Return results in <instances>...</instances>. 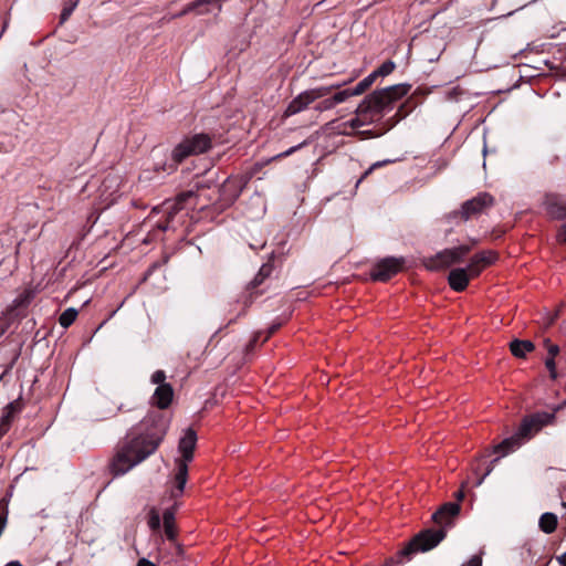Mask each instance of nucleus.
I'll list each match as a JSON object with an SVG mask.
<instances>
[{
  "label": "nucleus",
  "instance_id": "obj_48",
  "mask_svg": "<svg viewBox=\"0 0 566 566\" xmlns=\"http://www.w3.org/2000/svg\"><path fill=\"white\" fill-rule=\"evenodd\" d=\"M557 560L559 564H562L563 566H566V552L564 554H562L560 556L557 557Z\"/></svg>",
  "mask_w": 566,
  "mask_h": 566
},
{
  "label": "nucleus",
  "instance_id": "obj_29",
  "mask_svg": "<svg viewBox=\"0 0 566 566\" xmlns=\"http://www.w3.org/2000/svg\"><path fill=\"white\" fill-rule=\"evenodd\" d=\"M148 525L153 530H157L160 526V516L157 510L151 509L149 512Z\"/></svg>",
  "mask_w": 566,
  "mask_h": 566
},
{
  "label": "nucleus",
  "instance_id": "obj_41",
  "mask_svg": "<svg viewBox=\"0 0 566 566\" xmlns=\"http://www.w3.org/2000/svg\"><path fill=\"white\" fill-rule=\"evenodd\" d=\"M280 326H281V323L272 324V325L269 327V329H268V332H266V335H265V337L263 338V342H266V340L271 337V335H273V334H274V333L280 328Z\"/></svg>",
  "mask_w": 566,
  "mask_h": 566
},
{
  "label": "nucleus",
  "instance_id": "obj_21",
  "mask_svg": "<svg viewBox=\"0 0 566 566\" xmlns=\"http://www.w3.org/2000/svg\"><path fill=\"white\" fill-rule=\"evenodd\" d=\"M164 520V527L166 535L169 538H174L175 532H174V525H175V512L172 510H166L163 515Z\"/></svg>",
  "mask_w": 566,
  "mask_h": 566
},
{
  "label": "nucleus",
  "instance_id": "obj_51",
  "mask_svg": "<svg viewBox=\"0 0 566 566\" xmlns=\"http://www.w3.org/2000/svg\"><path fill=\"white\" fill-rule=\"evenodd\" d=\"M534 418H538L539 422H542V426L545 423V421L542 419V416H535ZM543 418H546V415H543Z\"/></svg>",
  "mask_w": 566,
  "mask_h": 566
},
{
  "label": "nucleus",
  "instance_id": "obj_39",
  "mask_svg": "<svg viewBox=\"0 0 566 566\" xmlns=\"http://www.w3.org/2000/svg\"><path fill=\"white\" fill-rule=\"evenodd\" d=\"M467 485H468V482L467 481L463 482L461 484V489L454 494L457 503L461 502L464 499V496H465L464 489H465Z\"/></svg>",
  "mask_w": 566,
  "mask_h": 566
},
{
  "label": "nucleus",
  "instance_id": "obj_52",
  "mask_svg": "<svg viewBox=\"0 0 566 566\" xmlns=\"http://www.w3.org/2000/svg\"><path fill=\"white\" fill-rule=\"evenodd\" d=\"M202 189H203V186H198V191H201ZM201 196H202V193H201V192H199V193H198V197H201Z\"/></svg>",
  "mask_w": 566,
  "mask_h": 566
},
{
  "label": "nucleus",
  "instance_id": "obj_53",
  "mask_svg": "<svg viewBox=\"0 0 566 566\" xmlns=\"http://www.w3.org/2000/svg\"><path fill=\"white\" fill-rule=\"evenodd\" d=\"M159 228L165 231V230H167L168 226L167 224L166 226H159Z\"/></svg>",
  "mask_w": 566,
  "mask_h": 566
},
{
  "label": "nucleus",
  "instance_id": "obj_11",
  "mask_svg": "<svg viewBox=\"0 0 566 566\" xmlns=\"http://www.w3.org/2000/svg\"><path fill=\"white\" fill-rule=\"evenodd\" d=\"M461 506L459 503L448 502L440 506L432 514V522L447 532L454 523V520L459 516Z\"/></svg>",
  "mask_w": 566,
  "mask_h": 566
},
{
  "label": "nucleus",
  "instance_id": "obj_13",
  "mask_svg": "<svg viewBox=\"0 0 566 566\" xmlns=\"http://www.w3.org/2000/svg\"><path fill=\"white\" fill-rule=\"evenodd\" d=\"M497 259V253L492 250L482 251L472 256L468 271L472 277L478 276L481 271Z\"/></svg>",
  "mask_w": 566,
  "mask_h": 566
},
{
  "label": "nucleus",
  "instance_id": "obj_42",
  "mask_svg": "<svg viewBox=\"0 0 566 566\" xmlns=\"http://www.w3.org/2000/svg\"><path fill=\"white\" fill-rule=\"evenodd\" d=\"M260 337H261V332L255 333V335L249 343V348H252L256 344V342L259 340Z\"/></svg>",
  "mask_w": 566,
  "mask_h": 566
},
{
  "label": "nucleus",
  "instance_id": "obj_6",
  "mask_svg": "<svg viewBox=\"0 0 566 566\" xmlns=\"http://www.w3.org/2000/svg\"><path fill=\"white\" fill-rule=\"evenodd\" d=\"M345 83L332 84L328 86H318L302 92L295 98L291 101L285 109V115L291 116L305 109L310 104L318 98H323L329 95L334 90L340 88Z\"/></svg>",
  "mask_w": 566,
  "mask_h": 566
},
{
  "label": "nucleus",
  "instance_id": "obj_49",
  "mask_svg": "<svg viewBox=\"0 0 566 566\" xmlns=\"http://www.w3.org/2000/svg\"><path fill=\"white\" fill-rule=\"evenodd\" d=\"M485 478H486L485 475L480 476V478L476 480V482H475V484H474V485H475V486H480V485H482V483L484 482Z\"/></svg>",
  "mask_w": 566,
  "mask_h": 566
},
{
  "label": "nucleus",
  "instance_id": "obj_25",
  "mask_svg": "<svg viewBox=\"0 0 566 566\" xmlns=\"http://www.w3.org/2000/svg\"><path fill=\"white\" fill-rule=\"evenodd\" d=\"M374 123L373 119H368V116L357 115L356 117L345 123L346 126H349L353 129L359 128L361 126Z\"/></svg>",
  "mask_w": 566,
  "mask_h": 566
},
{
  "label": "nucleus",
  "instance_id": "obj_30",
  "mask_svg": "<svg viewBox=\"0 0 566 566\" xmlns=\"http://www.w3.org/2000/svg\"><path fill=\"white\" fill-rule=\"evenodd\" d=\"M544 345L548 352L549 357L548 358H555V356L559 353V347L556 344H553L549 339L544 340Z\"/></svg>",
  "mask_w": 566,
  "mask_h": 566
},
{
  "label": "nucleus",
  "instance_id": "obj_5",
  "mask_svg": "<svg viewBox=\"0 0 566 566\" xmlns=\"http://www.w3.org/2000/svg\"><path fill=\"white\" fill-rule=\"evenodd\" d=\"M212 146V142L207 134H196L191 137L182 139L172 149L171 158L176 164L182 163L190 156H197L208 151Z\"/></svg>",
  "mask_w": 566,
  "mask_h": 566
},
{
  "label": "nucleus",
  "instance_id": "obj_35",
  "mask_svg": "<svg viewBox=\"0 0 566 566\" xmlns=\"http://www.w3.org/2000/svg\"><path fill=\"white\" fill-rule=\"evenodd\" d=\"M73 11L74 10L71 7H63V10L60 15V24L65 23L66 20L71 17Z\"/></svg>",
  "mask_w": 566,
  "mask_h": 566
},
{
  "label": "nucleus",
  "instance_id": "obj_26",
  "mask_svg": "<svg viewBox=\"0 0 566 566\" xmlns=\"http://www.w3.org/2000/svg\"><path fill=\"white\" fill-rule=\"evenodd\" d=\"M395 67L396 65L392 61H386L377 70L374 71V74H376V77L387 76L395 70Z\"/></svg>",
  "mask_w": 566,
  "mask_h": 566
},
{
  "label": "nucleus",
  "instance_id": "obj_17",
  "mask_svg": "<svg viewBox=\"0 0 566 566\" xmlns=\"http://www.w3.org/2000/svg\"><path fill=\"white\" fill-rule=\"evenodd\" d=\"M535 349V345L531 340L513 339L510 343V350L516 358H525L527 353Z\"/></svg>",
  "mask_w": 566,
  "mask_h": 566
},
{
  "label": "nucleus",
  "instance_id": "obj_12",
  "mask_svg": "<svg viewBox=\"0 0 566 566\" xmlns=\"http://www.w3.org/2000/svg\"><path fill=\"white\" fill-rule=\"evenodd\" d=\"M219 199L217 201V209L224 210L230 207L239 197L241 192V186L237 179L228 178L219 187Z\"/></svg>",
  "mask_w": 566,
  "mask_h": 566
},
{
  "label": "nucleus",
  "instance_id": "obj_18",
  "mask_svg": "<svg viewBox=\"0 0 566 566\" xmlns=\"http://www.w3.org/2000/svg\"><path fill=\"white\" fill-rule=\"evenodd\" d=\"M557 516L553 513H544L539 518V527L543 532L549 534L556 530Z\"/></svg>",
  "mask_w": 566,
  "mask_h": 566
},
{
  "label": "nucleus",
  "instance_id": "obj_23",
  "mask_svg": "<svg viewBox=\"0 0 566 566\" xmlns=\"http://www.w3.org/2000/svg\"><path fill=\"white\" fill-rule=\"evenodd\" d=\"M271 272H272V265L263 264L261 266V269L259 270L258 274L255 275V277L253 279V281L251 282L252 289L262 284L263 281L270 276Z\"/></svg>",
  "mask_w": 566,
  "mask_h": 566
},
{
  "label": "nucleus",
  "instance_id": "obj_40",
  "mask_svg": "<svg viewBox=\"0 0 566 566\" xmlns=\"http://www.w3.org/2000/svg\"><path fill=\"white\" fill-rule=\"evenodd\" d=\"M304 145H306V142H303L294 147H291L290 149L283 151L282 154H280L277 157H286V156H290L291 154H293L295 150L300 149L301 147H303Z\"/></svg>",
  "mask_w": 566,
  "mask_h": 566
},
{
  "label": "nucleus",
  "instance_id": "obj_19",
  "mask_svg": "<svg viewBox=\"0 0 566 566\" xmlns=\"http://www.w3.org/2000/svg\"><path fill=\"white\" fill-rule=\"evenodd\" d=\"M190 197H192V192H182L177 196L175 202L167 208L168 210V219H172L174 216L182 209V203L186 202Z\"/></svg>",
  "mask_w": 566,
  "mask_h": 566
},
{
  "label": "nucleus",
  "instance_id": "obj_9",
  "mask_svg": "<svg viewBox=\"0 0 566 566\" xmlns=\"http://www.w3.org/2000/svg\"><path fill=\"white\" fill-rule=\"evenodd\" d=\"M493 205L494 198L488 192H481L461 206L460 214L464 221H468L470 218L486 211Z\"/></svg>",
  "mask_w": 566,
  "mask_h": 566
},
{
  "label": "nucleus",
  "instance_id": "obj_54",
  "mask_svg": "<svg viewBox=\"0 0 566 566\" xmlns=\"http://www.w3.org/2000/svg\"><path fill=\"white\" fill-rule=\"evenodd\" d=\"M555 317H552L548 322V325L553 324Z\"/></svg>",
  "mask_w": 566,
  "mask_h": 566
},
{
  "label": "nucleus",
  "instance_id": "obj_10",
  "mask_svg": "<svg viewBox=\"0 0 566 566\" xmlns=\"http://www.w3.org/2000/svg\"><path fill=\"white\" fill-rule=\"evenodd\" d=\"M403 263V258H385L374 266L370 277L374 281L386 282L402 269Z\"/></svg>",
  "mask_w": 566,
  "mask_h": 566
},
{
  "label": "nucleus",
  "instance_id": "obj_24",
  "mask_svg": "<svg viewBox=\"0 0 566 566\" xmlns=\"http://www.w3.org/2000/svg\"><path fill=\"white\" fill-rule=\"evenodd\" d=\"M376 78V74L371 72L368 76L360 81L354 88H352L354 91V94L356 96L363 94L375 82Z\"/></svg>",
  "mask_w": 566,
  "mask_h": 566
},
{
  "label": "nucleus",
  "instance_id": "obj_37",
  "mask_svg": "<svg viewBox=\"0 0 566 566\" xmlns=\"http://www.w3.org/2000/svg\"><path fill=\"white\" fill-rule=\"evenodd\" d=\"M335 106L332 97L331 98H326L324 99L322 103H319L317 106H316V109L318 111H325V109H331Z\"/></svg>",
  "mask_w": 566,
  "mask_h": 566
},
{
  "label": "nucleus",
  "instance_id": "obj_8",
  "mask_svg": "<svg viewBox=\"0 0 566 566\" xmlns=\"http://www.w3.org/2000/svg\"><path fill=\"white\" fill-rule=\"evenodd\" d=\"M542 428V422L538 418L526 419L522 422L518 432L504 439L501 443L494 447V452H501L502 455L520 446V441L523 438H530L534 432H537Z\"/></svg>",
  "mask_w": 566,
  "mask_h": 566
},
{
  "label": "nucleus",
  "instance_id": "obj_28",
  "mask_svg": "<svg viewBox=\"0 0 566 566\" xmlns=\"http://www.w3.org/2000/svg\"><path fill=\"white\" fill-rule=\"evenodd\" d=\"M350 96H356L353 90H344L333 95L332 99L334 104H339L346 101Z\"/></svg>",
  "mask_w": 566,
  "mask_h": 566
},
{
  "label": "nucleus",
  "instance_id": "obj_31",
  "mask_svg": "<svg viewBox=\"0 0 566 566\" xmlns=\"http://www.w3.org/2000/svg\"><path fill=\"white\" fill-rule=\"evenodd\" d=\"M166 374L163 370H157L151 376V381L154 384H157L158 386H161V384H166Z\"/></svg>",
  "mask_w": 566,
  "mask_h": 566
},
{
  "label": "nucleus",
  "instance_id": "obj_44",
  "mask_svg": "<svg viewBox=\"0 0 566 566\" xmlns=\"http://www.w3.org/2000/svg\"><path fill=\"white\" fill-rule=\"evenodd\" d=\"M560 242L566 243V223L562 227V232L558 237Z\"/></svg>",
  "mask_w": 566,
  "mask_h": 566
},
{
  "label": "nucleus",
  "instance_id": "obj_47",
  "mask_svg": "<svg viewBox=\"0 0 566 566\" xmlns=\"http://www.w3.org/2000/svg\"><path fill=\"white\" fill-rule=\"evenodd\" d=\"M343 557H345V555L343 553H338L337 558H334V562L339 564H346L347 562L344 560Z\"/></svg>",
  "mask_w": 566,
  "mask_h": 566
},
{
  "label": "nucleus",
  "instance_id": "obj_50",
  "mask_svg": "<svg viewBox=\"0 0 566 566\" xmlns=\"http://www.w3.org/2000/svg\"><path fill=\"white\" fill-rule=\"evenodd\" d=\"M6 566H21V564L19 562H17V560H13V562L7 563Z\"/></svg>",
  "mask_w": 566,
  "mask_h": 566
},
{
  "label": "nucleus",
  "instance_id": "obj_14",
  "mask_svg": "<svg viewBox=\"0 0 566 566\" xmlns=\"http://www.w3.org/2000/svg\"><path fill=\"white\" fill-rule=\"evenodd\" d=\"M472 277L467 269H454L450 271L448 276L449 285L452 290L461 292L467 289L469 279Z\"/></svg>",
  "mask_w": 566,
  "mask_h": 566
},
{
  "label": "nucleus",
  "instance_id": "obj_33",
  "mask_svg": "<svg viewBox=\"0 0 566 566\" xmlns=\"http://www.w3.org/2000/svg\"><path fill=\"white\" fill-rule=\"evenodd\" d=\"M482 555H483V552H479L478 554H474L473 556H471L467 566H481L482 565Z\"/></svg>",
  "mask_w": 566,
  "mask_h": 566
},
{
  "label": "nucleus",
  "instance_id": "obj_38",
  "mask_svg": "<svg viewBox=\"0 0 566 566\" xmlns=\"http://www.w3.org/2000/svg\"><path fill=\"white\" fill-rule=\"evenodd\" d=\"M545 365L551 373V377L556 378L557 375H556V365H555L554 358H546Z\"/></svg>",
  "mask_w": 566,
  "mask_h": 566
},
{
  "label": "nucleus",
  "instance_id": "obj_20",
  "mask_svg": "<svg viewBox=\"0 0 566 566\" xmlns=\"http://www.w3.org/2000/svg\"><path fill=\"white\" fill-rule=\"evenodd\" d=\"M14 411H15L14 403H9L6 407L4 413L2 415V417L0 419V438L8 431L10 423H11L12 415Z\"/></svg>",
  "mask_w": 566,
  "mask_h": 566
},
{
  "label": "nucleus",
  "instance_id": "obj_46",
  "mask_svg": "<svg viewBox=\"0 0 566 566\" xmlns=\"http://www.w3.org/2000/svg\"><path fill=\"white\" fill-rule=\"evenodd\" d=\"M499 460V458L494 459L492 462H491V465L488 468L486 472L483 474L485 476L490 475L491 472L493 471L494 469V463Z\"/></svg>",
  "mask_w": 566,
  "mask_h": 566
},
{
  "label": "nucleus",
  "instance_id": "obj_36",
  "mask_svg": "<svg viewBox=\"0 0 566 566\" xmlns=\"http://www.w3.org/2000/svg\"><path fill=\"white\" fill-rule=\"evenodd\" d=\"M73 11L74 10L71 7H63V10L60 15V24L65 23L66 20L71 17Z\"/></svg>",
  "mask_w": 566,
  "mask_h": 566
},
{
  "label": "nucleus",
  "instance_id": "obj_4",
  "mask_svg": "<svg viewBox=\"0 0 566 566\" xmlns=\"http://www.w3.org/2000/svg\"><path fill=\"white\" fill-rule=\"evenodd\" d=\"M197 443L196 431L191 428H187L184 436L180 438L178 443V450L181 454L180 459L175 461L176 473H175V486L171 490V497H178L184 493L185 485L188 480V462L193 459V451Z\"/></svg>",
  "mask_w": 566,
  "mask_h": 566
},
{
  "label": "nucleus",
  "instance_id": "obj_43",
  "mask_svg": "<svg viewBox=\"0 0 566 566\" xmlns=\"http://www.w3.org/2000/svg\"><path fill=\"white\" fill-rule=\"evenodd\" d=\"M78 1L80 0H66L64 7H71L74 10L78 4Z\"/></svg>",
  "mask_w": 566,
  "mask_h": 566
},
{
  "label": "nucleus",
  "instance_id": "obj_2",
  "mask_svg": "<svg viewBox=\"0 0 566 566\" xmlns=\"http://www.w3.org/2000/svg\"><path fill=\"white\" fill-rule=\"evenodd\" d=\"M410 86L397 84L386 88L374 91L367 95L357 106V115L368 116L373 122L379 120L384 112L390 108L391 104L407 95Z\"/></svg>",
  "mask_w": 566,
  "mask_h": 566
},
{
  "label": "nucleus",
  "instance_id": "obj_32",
  "mask_svg": "<svg viewBox=\"0 0 566 566\" xmlns=\"http://www.w3.org/2000/svg\"><path fill=\"white\" fill-rule=\"evenodd\" d=\"M8 518V507L7 504L0 509V535L2 534Z\"/></svg>",
  "mask_w": 566,
  "mask_h": 566
},
{
  "label": "nucleus",
  "instance_id": "obj_34",
  "mask_svg": "<svg viewBox=\"0 0 566 566\" xmlns=\"http://www.w3.org/2000/svg\"><path fill=\"white\" fill-rule=\"evenodd\" d=\"M385 163H386V161H382V163L377 161V163H375L374 165H371V166H370V167H369V168H368V169L363 174V176L357 180V182H356V187H358V186H359V184H360V182H361V181H363L367 176H369V175H370V172H371L376 167H379V166H381V165H382V164H385Z\"/></svg>",
  "mask_w": 566,
  "mask_h": 566
},
{
  "label": "nucleus",
  "instance_id": "obj_15",
  "mask_svg": "<svg viewBox=\"0 0 566 566\" xmlns=\"http://www.w3.org/2000/svg\"><path fill=\"white\" fill-rule=\"evenodd\" d=\"M174 389L170 384H161L158 386L154 392L153 400L154 403L159 409H166L172 401Z\"/></svg>",
  "mask_w": 566,
  "mask_h": 566
},
{
  "label": "nucleus",
  "instance_id": "obj_22",
  "mask_svg": "<svg viewBox=\"0 0 566 566\" xmlns=\"http://www.w3.org/2000/svg\"><path fill=\"white\" fill-rule=\"evenodd\" d=\"M77 311L73 307L66 308L59 317V323L63 327L71 326L77 317Z\"/></svg>",
  "mask_w": 566,
  "mask_h": 566
},
{
  "label": "nucleus",
  "instance_id": "obj_45",
  "mask_svg": "<svg viewBox=\"0 0 566 566\" xmlns=\"http://www.w3.org/2000/svg\"><path fill=\"white\" fill-rule=\"evenodd\" d=\"M136 566H155V564L147 560L146 558H142L138 560Z\"/></svg>",
  "mask_w": 566,
  "mask_h": 566
},
{
  "label": "nucleus",
  "instance_id": "obj_1",
  "mask_svg": "<svg viewBox=\"0 0 566 566\" xmlns=\"http://www.w3.org/2000/svg\"><path fill=\"white\" fill-rule=\"evenodd\" d=\"M145 431L128 440L114 455L109 470L123 475L153 454L163 441L167 424L161 416H150L143 421Z\"/></svg>",
  "mask_w": 566,
  "mask_h": 566
},
{
  "label": "nucleus",
  "instance_id": "obj_27",
  "mask_svg": "<svg viewBox=\"0 0 566 566\" xmlns=\"http://www.w3.org/2000/svg\"><path fill=\"white\" fill-rule=\"evenodd\" d=\"M219 0H196L191 3H189L180 13L179 15H184L188 12H191L193 11L195 9H197L199 6H202V4H211V3H216L218 2Z\"/></svg>",
  "mask_w": 566,
  "mask_h": 566
},
{
  "label": "nucleus",
  "instance_id": "obj_7",
  "mask_svg": "<svg viewBox=\"0 0 566 566\" xmlns=\"http://www.w3.org/2000/svg\"><path fill=\"white\" fill-rule=\"evenodd\" d=\"M470 247L460 245L453 249H446L434 256L426 258L422 264L430 271H439L454 263H459L469 253Z\"/></svg>",
  "mask_w": 566,
  "mask_h": 566
},
{
  "label": "nucleus",
  "instance_id": "obj_16",
  "mask_svg": "<svg viewBox=\"0 0 566 566\" xmlns=\"http://www.w3.org/2000/svg\"><path fill=\"white\" fill-rule=\"evenodd\" d=\"M546 211L553 219L566 218V203L559 201L555 197H547L545 201Z\"/></svg>",
  "mask_w": 566,
  "mask_h": 566
},
{
  "label": "nucleus",
  "instance_id": "obj_3",
  "mask_svg": "<svg viewBox=\"0 0 566 566\" xmlns=\"http://www.w3.org/2000/svg\"><path fill=\"white\" fill-rule=\"evenodd\" d=\"M446 537L442 528H426L416 534L395 557L386 560L384 566H392L411 562L412 556L419 553H427L437 547Z\"/></svg>",
  "mask_w": 566,
  "mask_h": 566
}]
</instances>
